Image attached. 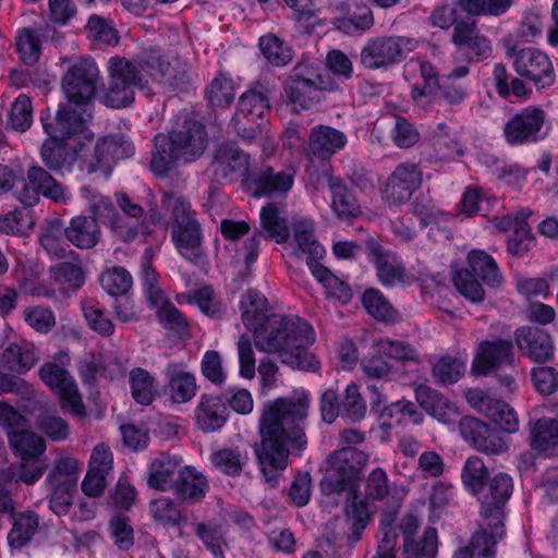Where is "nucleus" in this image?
<instances>
[{"mask_svg": "<svg viewBox=\"0 0 558 558\" xmlns=\"http://www.w3.org/2000/svg\"><path fill=\"white\" fill-rule=\"evenodd\" d=\"M308 408L310 393L304 389L264 405L258 424L260 445L256 453L267 482L275 483L280 472L287 468L288 445L299 451L306 447L303 422Z\"/></svg>", "mask_w": 558, "mask_h": 558, "instance_id": "nucleus-1", "label": "nucleus"}, {"mask_svg": "<svg viewBox=\"0 0 558 558\" xmlns=\"http://www.w3.org/2000/svg\"><path fill=\"white\" fill-rule=\"evenodd\" d=\"M108 73L109 83L99 96L100 101L118 109L133 102L134 90L144 86L145 75L160 84L179 85L184 82L187 64L177 56L150 49L134 61L122 57L110 58Z\"/></svg>", "mask_w": 558, "mask_h": 558, "instance_id": "nucleus-2", "label": "nucleus"}, {"mask_svg": "<svg viewBox=\"0 0 558 558\" xmlns=\"http://www.w3.org/2000/svg\"><path fill=\"white\" fill-rule=\"evenodd\" d=\"M315 336L312 326L299 316L270 315L254 335L256 348L276 354L283 364L295 369L313 371L318 361L308 352Z\"/></svg>", "mask_w": 558, "mask_h": 558, "instance_id": "nucleus-3", "label": "nucleus"}, {"mask_svg": "<svg viewBox=\"0 0 558 558\" xmlns=\"http://www.w3.org/2000/svg\"><path fill=\"white\" fill-rule=\"evenodd\" d=\"M40 120L49 135L40 151L43 162L50 170H70L85 146L83 141H92L85 121L81 117L70 116L69 110H58L53 122L44 113Z\"/></svg>", "mask_w": 558, "mask_h": 558, "instance_id": "nucleus-4", "label": "nucleus"}, {"mask_svg": "<svg viewBox=\"0 0 558 558\" xmlns=\"http://www.w3.org/2000/svg\"><path fill=\"white\" fill-rule=\"evenodd\" d=\"M428 413L447 425L459 422L462 437L478 451L497 456L508 450L509 445L507 440L492 433L486 423L472 416H465L460 420V412L456 404L441 395L436 399Z\"/></svg>", "mask_w": 558, "mask_h": 558, "instance_id": "nucleus-5", "label": "nucleus"}, {"mask_svg": "<svg viewBox=\"0 0 558 558\" xmlns=\"http://www.w3.org/2000/svg\"><path fill=\"white\" fill-rule=\"evenodd\" d=\"M99 70L94 60L85 58L73 63L62 80V87L69 104L59 110H69L70 116L89 117L87 107L95 96Z\"/></svg>", "mask_w": 558, "mask_h": 558, "instance_id": "nucleus-6", "label": "nucleus"}, {"mask_svg": "<svg viewBox=\"0 0 558 558\" xmlns=\"http://www.w3.org/2000/svg\"><path fill=\"white\" fill-rule=\"evenodd\" d=\"M54 361L44 363L39 371L40 379L58 395L60 404L73 416L84 417L86 415L85 405L77 385L69 374L65 366L70 363V356L66 352L57 354Z\"/></svg>", "mask_w": 558, "mask_h": 558, "instance_id": "nucleus-7", "label": "nucleus"}, {"mask_svg": "<svg viewBox=\"0 0 558 558\" xmlns=\"http://www.w3.org/2000/svg\"><path fill=\"white\" fill-rule=\"evenodd\" d=\"M550 131L545 111L529 106L513 114L504 126V136L508 144L518 146L537 143L546 138Z\"/></svg>", "mask_w": 558, "mask_h": 558, "instance_id": "nucleus-8", "label": "nucleus"}, {"mask_svg": "<svg viewBox=\"0 0 558 558\" xmlns=\"http://www.w3.org/2000/svg\"><path fill=\"white\" fill-rule=\"evenodd\" d=\"M250 169V156L231 143L221 144L216 147L213 160L207 168V174L218 183H232L245 180Z\"/></svg>", "mask_w": 558, "mask_h": 558, "instance_id": "nucleus-9", "label": "nucleus"}, {"mask_svg": "<svg viewBox=\"0 0 558 558\" xmlns=\"http://www.w3.org/2000/svg\"><path fill=\"white\" fill-rule=\"evenodd\" d=\"M40 195L57 203H66L70 194L41 167L33 166L27 170L26 180L15 187L16 198L25 206H34L39 202Z\"/></svg>", "mask_w": 558, "mask_h": 558, "instance_id": "nucleus-10", "label": "nucleus"}, {"mask_svg": "<svg viewBox=\"0 0 558 558\" xmlns=\"http://www.w3.org/2000/svg\"><path fill=\"white\" fill-rule=\"evenodd\" d=\"M37 362L34 351L17 344L8 345L0 353V369L17 375L27 373ZM28 391V384L21 377L0 372V395L24 393Z\"/></svg>", "mask_w": 558, "mask_h": 558, "instance_id": "nucleus-11", "label": "nucleus"}, {"mask_svg": "<svg viewBox=\"0 0 558 558\" xmlns=\"http://www.w3.org/2000/svg\"><path fill=\"white\" fill-rule=\"evenodd\" d=\"M416 47L417 40L411 37H377L368 40L362 48L361 63L368 69L386 68Z\"/></svg>", "mask_w": 558, "mask_h": 558, "instance_id": "nucleus-12", "label": "nucleus"}, {"mask_svg": "<svg viewBox=\"0 0 558 558\" xmlns=\"http://www.w3.org/2000/svg\"><path fill=\"white\" fill-rule=\"evenodd\" d=\"M143 289L148 302L156 308L159 320L168 328L178 332L186 327L181 313L169 303L165 292L158 286L156 271L150 265V251L147 250L141 266Z\"/></svg>", "mask_w": 558, "mask_h": 558, "instance_id": "nucleus-13", "label": "nucleus"}, {"mask_svg": "<svg viewBox=\"0 0 558 558\" xmlns=\"http://www.w3.org/2000/svg\"><path fill=\"white\" fill-rule=\"evenodd\" d=\"M268 110L266 96L256 89H250L241 95L232 126L239 136L252 141L262 133V122Z\"/></svg>", "mask_w": 558, "mask_h": 558, "instance_id": "nucleus-14", "label": "nucleus"}, {"mask_svg": "<svg viewBox=\"0 0 558 558\" xmlns=\"http://www.w3.org/2000/svg\"><path fill=\"white\" fill-rule=\"evenodd\" d=\"M512 488V478L500 472L489 481L488 490L482 497V520L484 526H495V536L505 535L504 507Z\"/></svg>", "mask_w": 558, "mask_h": 558, "instance_id": "nucleus-15", "label": "nucleus"}, {"mask_svg": "<svg viewBox=\"0 0 558 558\" xmlns=\"http://www.w3.org/2000/svg\"><path fill=\"white\" fill-rule=\"evenodd\" d=\"M335 88L336 84L322 74L311 77L295 73L286 81L284 95L291 110L299 112L311 108L319 99L322 90Z\"/></svg>", "mask_w": 558, "mask_h": 558, "instance_id": "nucleus-16", "label": "nucleus"}, {"mask_svg": "<svg viewBox=\"0 0 558 558\" xmlns=\"http://www.w3.org/2000/svg\"><path fill=\"white\" fill-rule=\"evenodd\" d=\"M513 57V68L521 76L545 88L555 82V70L550 58L536 48H524L518 52L508 50Z\"/></svg>", "mask_w": 558, "mask_h": 558, "instance_id": "nucleus-17", "label": "nucleus"}, {"mask_svg": "<svg viewBox=\"0 0 558 558\" xmlns=\"http://www.w3.org/2000/svg\"><path fill=\"white\" fill-rule=\"evenodd\" d=\"M464 397L478 413L489 418L501 430L512 434L519 429L515 411L506 402L493 399L480 388H470Z\"/></svg>", "mask_w": 558, "mask_h": 558, "instance_id": "nucleus-18", "label": "nucleus"}, {"mask_svg": "<svg viewBox=\"0 0 558 558\" xmlns=\"http://www.w3.org/2000/svg\"><path fill=\"white\" fill-rule=\"evenodd\" d=\"M422 172L416 165L400 163L386 181L383 199L389 207H399L411 199L422 185Z\"/></svg>", "mask_w": 558, "mask_h": 558, "instance_id": "nucleus-19", "label": "nucleus"}, {"mask_svg": "<svg viewBox=\"0 0 558 558\" xmlns=\"http://www.w3.org/2000/svg\"><path fill=\"white\" fill-rule=\"evenodd\" d=\"M367 462V456L354 448H342L329 458L330 471L338 476L332 480V488L337 492L354 489L359 472Z\"/></svg>", "mask_w": 558, "mask_h": 558, "instance_id": "nucleus-20", "label": "nucleus"}, {"mask_svg": "<svg viewBox=\"0 0 558 558\" xmlns=\"http://www.w3.org/2000/svg\"><path fill=\"white\" fill-rule=\"evenodd\" d=\"M369 260L376 269L379 283L386 288L405 287L412 284L416 278L408 271L395 253L380 247L372 248Z\"/></svg>", "mask_w": 558, "mask_h": 558, "instance_id": "nucleus-21", "label": "nucleus"}, {"mask_svg": "<svg viewBox=\"0 0 558 558\" xmlns=\"http://www.w3.org/2000/svg\"><path fill=\"white\" fill-rule=\"evenodd\" d=\"M451 41L469 60L482 61L493 53L490 39L481 33L475 23L461 20L452 31Z\"/></svg>", "mask_w": 558, "mask_h": 558, "instance_id": "nucleus-22", "label": "nucleus"}, {"mask_svg": "<svg viewBox=\"0 0 558 558\" xmlns=\"http://www.w3.org/2000/svg\"><path fill=\"white\" fill-rule=\"evenodd\" d=\"M169 136L184 162L199 158L208 145L204 125L192 120L186 121L181 130L171 132Z\"/></svg>", "mask_w": 558, "mask_h": 558, "instance_id": "nucleus-23", "label": "nucleus"}, {"mask_svg": "<svg viewBox=\"0 0 558 558\" xmlns=\"http://www.w3.org/2000/svg\"><path fill=\"white\" fill-rule=\"evenodd\" d=\"M163 375L167 379V393L172 403H186L196 396L198 389L196 377L184 363H168Z\"/></svg>", "mask_w": 558, "mask_h": 558, "instance_id": "nucleus-24", "label": "nucleus"}, {"mask_svg": "<svg viewBox=\"0 0 558 558\" xmlns=\"http://www.w3.org/2000/svg\"><path fill=\"white\" fill-rule=\"evenodd\" d=\"M513 361L512 344L507 340L483 341L472 362V373L486 375L494 368L509 365Z\"/></svg>", "mask_w": 558, "mask_h": 558, "instance_id": "nucleus-25", "label": "nucleus"}, {"mask_svg": "<svg viewBox=\"0 0 558 558\" xmlns=\"http://www.w3.org/2000/svg\"><path fill=\"white\" fill-rule=\"evenodd\" d=\"M131 150L130 146H124L117 138L106 137L96 145L90 158H82L81 168L88 173L101 171L105 177H108L112 162L131 155Z\"/></svg>", "mask_w": 558, "mask_h": 558, "instance_id": "nucleus-26", "label": "nucleus"}, {"mask_svg": "<svg viewBox=\"0 0 558 558\" xmlns=\"http://www.w3.org/2000/svg\"><path fill=\"white\" fill-rule=\"evenodd\" d=\"M294 173L291 170L275 172L267 168L245 180V189L255 197L268 194L287 193L293 185Z\"/></svg>", "mask_w": 558, "mask_h": 558, "instance_id": "nucleus-27", "label": "nucleus"}, {"mask_svg": "<svg viewBox=\"0 0 558 558\" xmlns=\"http://www.w3.org/2000/svg\"><path fill=\"white\" fill-rule=\"evenodd\" d=\"M515 343L526 356L535 362H545L554 356L553 339L542 329L532 327L518 329Z\"/></svg>", "mask_w": 558, "mask_h": 558, "instance_id": "nucleus-28", "label": "nucleus"}, {"mask_svg": "<svg viewBox=\"0 0 558 558\" xmlns=\"http://www.w3.org/2000/svg\"><path fill=\"white\" fill-rule=\"evenodd\" d=\"M228 413L222 400L213 395H202L194 410L195 425L205 433L220 429L227 422Z\"/></svg>", "mask_w": 558, "mask_h": 558, "instance_id": "nucleus-29", "label": "nucleus"}, {"mask_svg": "<svg viewBox=\"0 0 558 558\" xmlns=\"http://www.w3.org/2000/svg\"><path fill=\"white\" fill-rule=\"evenodd\" d=\"M348 143L347 135L328 125L312 129L308 137V153L320 159H327L341 150Z\"/></svg>", "mask_w": 558, "mask_h": 558, "instance_id": "nucleus-30", "label": "nucleus"}, {"mask_svg": "<svg viewBox=\"0 0 558 558\" xmlns=\"http://www.w3.org/2000/svg\"><path fill=\"white\" fill-rule=\"evenodd\" d=\"M171 238L175 248L185 259L196 263L203 257V235L198 221H189L187 225H173Z\"/></svg>", "mask_w": 558, "mask_h": 558, "instance_id": "nucleus-31", "label": "nucleus"}, {"mask_svg": "<svg viewBox=\"0 0 558 558\" xmlns=\"http://www.w3.org/2000/svg\"><path fill=\"white\" fill-rule=\"evenodd\" d=\"M181 463L180 458L170 456H161L153 460L148 469L149 487L162 492L172 490L183 469Z\"/></svg>", "mask_w": 558, "mask_h": 558, "instance_id": "nucleus-32", "label": "nucleus"}, {"mask_svg": "<svg viewBox=\"0 0 558 558\" xmlns=\"http://www.w3.org/2000/svg\"><path fill=\"white\" fill-rule=\"evenodd\" d=\"M495 534V526H484L482 520L480 530L472 535L469 544L460 547L452 558H494V546L504 537Z\"/></svg>", "mask_w": 558, "mask_h": 558, "instance_id": "nucleus-33", "label": "nucleus"}, {"mask_svg": "<svg viewBox=\"0 0 558 558\" xmlns=\"http://www.w3.org/2000/svg\"><path fill=\"white\" fill-rule=\"evenodd\" d=\"M208 489L206 477L192 466H183L172 492L182 500L197 502Z\"/></svg>", "mask_w": 558, "mask_h": 558, "instance_id": "nucleus-34", "label": "nucleus"}, {"mask_svg": "<svg viewBox=\"0 0 558 558\" xmlns=\"http://www.w3.org/2000/svg\"><path fill=\"white\" fill-rule=\"evenodd\" d=\"M9 446L21 461L38 460L46 451L45 439L31 430L8 432Z\"/></svg>", "mask_w": 558, "mask_h": 558, "instance_id": "nucleus-35", "label": "nucleus"}, {"mask_svg": "<svg viewBox=\"0 0 558 558\" xmlns=\"http://www.w3.org/2000/svg\"><path fill=\"white\" fill-rule=\"evenodd\" d=\"M240 307L242 312V322L247 330L253 335L259 330L260 325L270 316L268 312V301L259 292L248 290L241 296Z\"/></svg>", "mask_w": 558, "mask_h": 558, "instance_id": "nucleus-36", "label": "nucleus"}, {"mask_svg": "<svg viewBox=\"0 0 558 558\" xmlns=\"http://www.w3.org/2000/svg\"><path fill=\"white\" fill-rule=\"evenodd\" d=\"M66 239L78 248H92L100 239V230L96 219L76 216L65 229Z\"/></svg>", "mask_w": 558, "mask_h": 558, "instance_id": "nucleus-37", "label": "nucleus"}, {"mask_svg": "<svg viewBox=\"0 0 558 558\" xmlns=\"http://www.w3.org/2000/svg\"><path fill=\"white\" fill-rule=\"evenodd\" d=\"M531 447L545 454L558 453V417H544L534 423L531 429Z\"/></svg>", "mask_w": 558, "mask_h": 558, "instance_id": "nucleus-38", "label": "nucleus"}, {"mask_svg": "<svg viewBox=\"0 0 558 558\" xmlns=\"http://www.w3.org/2000/svg\"><path fill=\"white\" fill-rule=\"evenodd\" d=\"M260 227L268 239L284 243L289 239L288 221L282 208L269 203L260 209Z\"/></svg>", "mask_w": 558, "mask_h": 558, "instance_id": "nucleus-39", "label": "nucleus"}, {"mask_svg": "<svg viewBox=\"0 0 558 558\" xmlns=\"http://www.w3.org/2000/svg\"><path fill=\"white\" fill-rule=\"evenodd\" d=\"M331 207L339 219L350 220L361 213V207L352 192L340 181L330 180Z\"/></svg>", "mask_w": 558, "mask_h": 558, "instance_id": "nucleus-40", "label": "nucleus"}, {"mask_svg": "<svg viewBox=\"0 0 558 558\" xmlns=\"http://www.w3.org/2000/svg\"><path fill=\"white\" fill-rule=\"evenodd\" d=\"M129 379L133 399L142 405L151 404L158 395L155 376L144 368L136 367L130 372Z\"/></svg>", "mask_w": 558, "mask_h": 558, "instance_id": "nucleus-41", "label": "nucleus"}, {"mask_svg": "<svg viewBox=\"0 0 558 558\" xmlns=\"http://www.w3.org/2000/svg\"><path fill=\"white\" fill-rule=\"evenodd\" d=\"M179 157V151L169 135L158 134L155 137V150L153 153L150 168L157 175L167 174L175 165Z\"/></svg>", "mask_w": 558, "mask_h": 558, "instance_id": "nucleus-42", "label": "nucleus"}, {"mask_svg": "<svg viewBox=\"0 0 558 558\" xmlns=\"http://www.w3.org/2000/svg\"><path fill=\"white\" fill-rule=\"evenodd\" d=\"M468 355H444L439 357L432 368L433 378L442 385H452L460 380L465 373Z\"/></svg>", "mask_w": 558, "mask_h": 558, "instance_id": "nucleus-43", "label": "nucleus"}, {"mask_svg": "<svg viewBox=\"0 0 558 558\" xmlns=\"http://www.w3.org/2000/svg\"><path fill=\"white\" fill-rule=\"evenodd\" d=\"M308 266L314 278L323 284L329 296L339 300L343 304L351 300L352 291L348 283L316 262H308Z\"/></svg>", "mask_w": 558, "mask_h": 558, "instance_id": "nucleus-44", "label": "nucleus"}, {"mask_svg": "<svg viewBox=\"0 0 558 558\" xmlns=\"http://www.w3.org/2000/svg\"><path fill=\"white\" fill-rule=\"evenodd\" d=\"M469 265L473 272H476L489 287L499 288L504 278L497 267L495 259L482 250H473L468 256Z\"/></svg>", "mask_w": 558, "mask_h": 558, "instance_id": "nucleus-45", "label": "nucleus"}, {"mask_svg": "<svg viewBox=\"0 0 558 558\" xmlns=\"http://www.w3.org/2000/svg\"><path fill=\"white\" fill-rule=\"evenodd\" d=\"M39 524L38 517L34 512H21L13 519V526L8 534V542L13 548L25 546L35 535Z\"/></svg>", "mask_w": 558, "mask_h": 558, "instance_id": "nucleus-46", "label": "nucleus"}, {"mask_svg": "<svg viewBox=\"0 0 558 558\" xmlns=\"http://www.w3.org/2000/svg\"><path fill=\"white\" fill-rule=\"evenodd\" d=\"M82 196L88 202L89 211L94 215L93 219L107 225L111 229V222L114 223L120 217L112 202L89 187L82 189Z\"/></svg>", "mask_w": 558, "mask_h": 558, "instance_id": "nucleus-47", "label": "nucleus"}, {"mask_svg": "<svg viewBox=\"0 0 558 558\" xmlns=\"http://www.w3.org/2000/svg\"><path fill=\"white\" fill-rule=\"evenodd\" d=\"M362 303L366 312L375 319L390 323L395 322L398 317L395 308L377 289H367L362 294Z\"/></svg>", "mask_w": 558, "mask_h": 558, "instance_id": "nucleus-48", "label": "nucleus"}, {"mask_svg": "<svg viewBox=\"0 0 558 558\" xmlns=\"http://www.w3.org/2000/svg\"><path fill=\"white\" fill-rule=\"evenodd\" d=\"M206 96L214 108L230 106L235 96V86L232 78L226 74H219L210 82Z\"/></svg>", "mask_w": 558, "mask_h": 558, "instance_id": "nucleus-49", "label": "nucleus"}, {"mask_svg": "<svg viewBox=\"0 0 558 558\" xmlns=\"http://www.w3.org/2000/svg\"><path fill=\"white\" fill-rule=\"evenodd\" d=\"M34 225L33 215L27 208H20L0 215V232L4 234L26 235Z\"/></svg>", "mask_w": 558, "mask_h": 558, "instance_id": "nucleus-50", "label": "nucleus"}, {"mask_svg": "<svg viewBox=\"0 0 558 558\" xmlns=\"http://www.w3.org/2000/svg\"><path fill=\"white\" fill-rule=\"evenodd\" d=\"M514 3V0H458L460 9L471 16L505 14Z\"/></svg>", "mask_w": 558, "mask_h": 558, "instance_id": "nucleus-51", "label": "nucleus"}, {"mask_svg": "<svg viewBox=\"0 0 558 558\" xmlns=\"http://www.w3.org/2000/svg\"><path fill=\"white\" fill-rule=\"evenodd\" d=\"M149 221L144 219H126L121 216L117 221L111 222V231L113 234L124 242L144 239L151 233Z\"/></svg>", "mask_w": 558, "mask_h": 558, "instance_id": "nucleus-52", "label": "nucleus"}, {"mask_svg": "<svg viewBox=\"0 0 558 558\" xmlns=\"http://www.w3.org/2000/svg\"><path fill=\"white\" fill-rule=\"evenodd\" d=\"M437 532L435 529H426L420 541H405L403 543L404 558H436Z\"/></svg>", "mask_w": 558, "mask_h": 558, "instance_id": "nucleus-53", "label": "nucleus"}, {"mask_svg": "<svg viewBox=\"0 0 558 558\" xmlns=\"http://www.w3.org/2000/svg\"><path fill=\"white\" fill-rule=\"evenodd\" d=\"M15 46L24 63L35 64L41 54V41L31 28H21L15 35Z\"/></svg>", "mask_w": 558, "mask_h": 558, "instance_id": "nucleus-54", "label": "nucleus"}, {"mask_svg": "<svg viewBox=\"0 0 558 558\" xmlns=\"http://www.w3.org/2000/svg\"><path fill=\"white\" fill-rule=\"evenodd\" d=\"M52 278L64 292L75 291L83 286L85 276L81 266L61 263L51 269Z\"/></svg>", "mask_w": 558, "mask_h": 558, "instance_id": "nucleus-55", "label": "nucleus"}, {"mask_svg": "<svg viewBox=\"0 0 558 558\" xmlns=\"http://www.w3.org/2000/svg\"><path fill=\"white\" fill-rule=\"evenodd\" d=\"M487 469L478 457H470L462 469L461 478L463 485L473 495L483 492Z\"/></svg>", "mask_w": 558, "mask_h": 558, "instance_id": "nucleus-56", "label": "nucleus"}, {"mask_svg": "<svg viewBox=\"0 0 558 558\" xmlns=\"http://www.w3.org/2000/svg\"><path fill=\"white\" fill-rule=\"evenodd\" d=\"M259 48L265 59L276 66L286 65L292 59L290 47L275 35L263 36L259 39Z\"/></svg>", "mask_w": 558, "mask_h": 558, "instance_id": "nucleus-57", "label": "nucleus"}, {"mask_svg": "<svg viewBox=\"0 0 558 558\" xmlns=\"http://www.w3.org/2000/svg\"><path fill=\"white\" fill-rule=\"evenodd\" d=\"M429 134L434 141V145L439 148H446L445 156L448 158L461 157L464 149L458 141L456 134L444 123H438L429 129Z\"/></svg>", "mask_w": 558, "mask_h": 558, "instance_id": "nucleus-58", "label": "nucleus"}, {"mask_svg": "<svg viewBox=\"0 0 558 558\" xmlns=\"http://www.w3.org/2000/svg\"><path fill=\"white\" fill-rule=\"evenodd\" d=\"M374 352L379 355L401 362H416V350L403 341L381 339L374 345Z\"/></svg>", "mask_w": 558, "mask_h": 558, "instance_id": "nucleus-59", "label": "nucleus"}, {"mask_svg": "<svg viewBox=\"0 0 558 558\" xmlns=\"http://www.w3.org/2000/svg\"><path fill=\"white\" fill-rule=\"evenodd\" d=\"M246 457L238 449L223 448L211 453L210 462L219 471L229 474H240Z\"/></svg>", "mask_w": 558, "mask_h": 558, "instance_id": "nucleus-60", "label": "nucleus"}, {"mask_svg": "<svg viewBox=\"0 0 558 558\" xmlns=\"http://www.w3.org/2000/svg\"><path fill=\"white\" fill-rule=\"evenodd\" d=\"M100 283L109 294L123 295L131 289L133 280L125 268L113 267L101 275Z\"/></svg>", "mask_w": 558, "mask_h": 558, "instance_id": "nucleus-61", "label": "nucleus"}, {"mask_svg": "<svg viewBox=\"0 0 558 558\" xmlns=\"http://www.w3.org/2000/svg\"><path fill=\"white\" fill-rule=\"evenodd\" d=\"M368 518L369 510L367 504L354 496L351 504L345 507L343 519L354 539H357L361 531L365 529Z\"/></svg>", "mask_w": 558, "mask_h": 558, "instance_id": "nucleus-62", "label": "nucleus"}, {"mask_svg": "<svg viewBox=\"0 0 558 558\" xmlns=\"http://www.w3.org/2000/svg\"><path fill=\"white\" fill-rule=\"evenodd\" d=\"M453 284L461 295L473 303L482 302L485 298L482 284L468 269L454 274Z\"/></svg>", "mask_w": 558, "mask_h": 558, "instance_id": "nucleus-63", "label": "nucleus"}, {"mask_svg": "<svg viewBox=\"0 0 558 558\" xmlns=\"http://www.w3.org/2000/svg\"><path fill=\"white\" fill-rule=\"evenodd\" d=\"M149 510L153 518L166 526H175L182 519L180 509L169 498L153 500Z\"/></svg>", "mask_w": 558, "mask_h": 558, "instance_id": "nucleus-64", "label": "nucleus"}]
</instances>
